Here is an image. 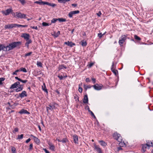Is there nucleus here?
<instances>
[{"instance_id":"16","label":"nucleus","mask_w":153,"mask_h":153,"mask_svg":"<svg viewBox=\"0 0 153 153\" xmlns=\"http://www.w3.org/2000/svg\"><path fill=\"white\" fill-rule=\"evenodd\" d=\"M64 44L68 45V46H70L71 47H72L73 46L75 45V44L74 43H73L71 42H69V41L65 42L64 43Z\"/></svg>"},{"instance_id":"15","label":"nucleus","mask_w":153,"mask_h":153,"mask_svg":"<svg viewBox=\"0 0 153 153\" xmlns=\"http://www.w3.org/2000/svg\"><path fill=\"white\" fill-rule=\"evenodd\" d=\"M31 137H33V140L35 143H36L37 144H39L40 143V141L36 137L33 136L32 134H31L30 135Z\"/></svg>"},{"instance_id":"17","label":"nucleus","mask_w":153,"mask_h":153,"mask_svg":"<svg viewBox=\"0 0 153 153\" xmlns=\"http://www.w3.org/2000/svg\"><path fill=\"white\" fill-rule=\"evenodd\" d=\"M19 113L20 114H30V113L28 112L27 110L24 109H22L19 112Z\"/></svg>"},{"instance_id":"63","label":"nucleus","mask_w":153,"mask_h":153,"mask_svg":"<svg viewBox=\"0 0 153 153\" xmlns=\"http://www.w3.org/2000/svg\"><path fill=\"white\" fill-rule=\"evenodd\" d=\"M85 81H86V82H90V80L88 78H86V79Z\"/></svg>"},{"instance_id":"50","label":"nucleus","mask_w":153,"mask_h":153,"mask_svg":"<svg viewBox=\"0 0 153 153\" xmlns=\"http://www.w3.org/2000/svg\"><path fill=\"white\" fill-rule=\"evenodd\" d=\"M32 53V52H30L28 53H27L25 54V56L26 57L30 56Z\"/></svg>"},{"instance_id":"2","label":"nucleus","mask_w":153,"mask_h":153,"mask_svg":"<svg viewBox=\"0 0 153 153\" xmlns=\"http://www.w3.org/2000/svg\"><path fill=\"white\" fill-rule=\"evenodd\" d=\"M34 3L40 5H41L42 4L43 5L47 4L53 7H54L56 6V4H55L50 3L47 1H43L42 0H39L38 1H36L34 2Z\"/></svg>"},{"instance_id":"62","label":"nucleus","mask_w":153,"mask_h":153,"mask_svg":"<svg viewBox=\"0 0 153 153\" xmlns=\"http://www.w3.org/2000/svg\"><path fill=\"white\" fill-rule=\"evenodd\" d=\"M97 15L98 16H100L101 15V13L100 11L98 13H97Z\"/></svg>"},{"instance_id":"43","label":"nucleus","mask_w":153,"mask_h":153,"mask_svg":"<svg viewBox=\"0 0 153 153\" xmlns=\"http://www.w3.org/2000/svg\"><path fill=\"white\" fill-rule=\"evenodd\" d=\"M5 80V78L4 77H1L0 78V85L2 84V82Z\"/></svg>"},{"instance_id":"28","label":"nucleus","mask_w":153,"mask_h":153,"mask_svg":"<svg viewBox=\"0 0 153 153\" xmlns=\"http://www.w3.org/2000/svg\"><path fill=\"white\" fill-rule=\"evenodd\" d=\"M68 142L69 140L67 138H63L61 140V142L63 143H66Z\"/></svg>"},{"instance_id":"18","label":"nucleus","mask_w":153,"mask_h":153,"mask_svg":"<svg viewBox=\"0 0 153 153\" xmlns=\"http://www.w3.org/2000/svg\"><path fill=\"white\" fill-rule=\"evenodd\" d=\"M18 88L15 90L16 92H18L22 91L23 89V85H21L19 86H17Z\"/></svg>"},{"instance_id":"38","label":"nucleus","mask_w":153,"mask_h":153,"mask_svg":"<svg viewBox=\"0 0 153 153\" xmlns=\"http://www.w3.org/2000/svg\"><path fill=\"white\" fill-rule=\"evenodd\" d=\"M11 151L12 152V153H16V149L15 147L12 146L11 147Z\"/></svg>"},{"instance_id":"45","label":"nucleus","mask_w":153,"mask_h":153,"mask_svg":"<svg viewBox=\"0 0 153 153\" xmlns=\"http://www.w3.org/2000/svg\"><path fill=\"white\" fill-rule=\"evenodd\" d=\"M37 65L38 66H39L40 67H42V64L41 62H37Z\"/></svg>"},{"instance_id":"58","label":"nucleus","mask_w":153,"mask_h":153,"mask_svg":"<svg viewBox=\"0 0 153 153\" xmlns=\"http://www.w3.org/2000/svg\"><path fill=\"white\" fill-rule=\"evenodd\" d=\"M43 150L46 153H50V152L45 148H43Z\"/></svg>"},{"instance_id":"49","label":"nucleus","mask_w":153,"mask_h":153,"mask_svg":"<svg viewBox=\"0 0 153 153\" xmlns=\"http://www.w3.org/2000/svg\"><path fill=\"white\" fill-rule=\"evenodd\" d=\"M81 43L82 46H85L87 45V43L86 42H82Z\"/></svg>"},{"instance_id":"24","label":"nucleus","mask_w":153,"mask_h":153,"mask_svg":"<svg viewBox=\"0 0 153 153\" xmlns=\"http://www.w3.org/2000/svg\"><path fill=\"white\" fill-rule=\"evenodd\" d=\"M99 142L100 143V145L103 146H105L107 145V144L103 140H99Z\"/></svg>"},{"instance_id":"33","label":"nucleus","mask_w":153,"mask_h":153,"mask_svg":"<svg viewBox=\"0 0 153 153\" xmlns=\"http://www.w3.org/2000/svg\"><path fill=\"white\" fill-rule=\"evenodd\" d=\"M17 86L15 83L12 84L10 87V89H14L16 88Z\"/></svg>"},{"instance_id":"19","label":"nucleus","mask_w":153,"mask_h":153,"mask_svg":"<svg viewBox=\"0 0 153 153\" xmlns=\"http://www.w3.org/2000/svg\"><path fill=\"white\" fill-rule=\"evenodd\" d=\"M26 43H25V45L27 47V48L29 47V44L31 43L32 42V40L30 39H29L28 40H26Z\"/></svg>"},{"instance_id":"34","label":"nucleus","mask_w":153,"mask_h":153,"mask_svg":"<svg viewBox=\"0 0 153 153\" xmlns=\"http://www.w3.org/2000/svg\"><path fill=\"white\" fill-rule=\"evenodd\" d=\"M58 20L60 22H65L66 21V19H65L62 18L58 19Z\"/></svg>"},{"instance_id":"14","label":"nucleus","mask_w":153,"mask_h":153,"mask_svg":"<svg viewBox=\"0 0 153 153\" xmlns=\"http://www.w3.org/2000/svg\"><path fill=\"white\" fill-rule=\"evenodd\" d=\"M74 142L75 144H78V136L76 134H74L73 136Z\"/></svg>"},{"instance_id":"41","label":"nucleus","mask_w":153,"mask_h":153,"mask_svg":"<svg viewBox=\"0 0 153 153\" xmlns=\"http://www.w3.org/2000/svg\"><path fill=\"white\" fill-rule=\"evenodd\" d=\"M134 38L135 39L138 41L140 40H141L140 38L136 35H134Z\"/></svg>"},{"instance_id":"13","label":"nucleus","mask_w":153,"mask_h":153,"mask_svg":"<svg viewBox=\"0 0 153 153\" xmlns=\"http://www.w3.org/2000/svg\"><path fill=\"white\" fill-rule=\"evenodd\" d=\"M15 27V24H11L6 25L4 26V28L6 29H11Z\"/></svg>"},{"instance_id":"37","label":"nucleus","mask_w":153,"mask_h":153,"mask_svg":"<svg viewBox=\"0 0 153 153\" xmlns=\"http://www.w3.org/2000/svg\"><path fill=\"white\" fill-rule=\"evenodd\" d=\"M50 25H51V24H49L45 22H43L42 23V25L43 26H47Z\"/></svg>"},{"instance_id":"40","label":"nucleus","mask_w":153,"mask_h":153,"mask_svg":"<svg viewBox=\"0 0 153 153\" xmlns=\"http://www.w3.org/2000/svg\"><path fill=\"white\" fill-rule=\"evenodd\" d=\"M23 134H21L20 135H18V138H17V139H22L23 138Z\"/></svg>"},{"instance_id":"4","label":"nucleus","mask_w":153,"mask_h":153,"mask_svg":"<svg viewBox=\"0 0 153 153\" xmlns=\"http://www.w3.org/2000/svg\"><path fill=\"white\" fill-rule=\"evenodd\" d=\"M113 137L118 142L122 141V137L120 135L117 133V132H115L113 134Z\"/></svg>"},{"instance_id":"39","label":"nucleus","mask_w":153,"mask_h":153,"mask_svg":"<svg viewBox=\"0 0 153 153\" xmlns=\"http://www.w3.org/2000/svg\"><path fill=\"white\" fill-rule=\"evenodd\" d=\"M111 71L115 75H117L118 73V71L117 70L115 69H112Z\"/></svg>"},{"instance_id":"7","label":"nucleus","mask_w":153,"mask_h":153,"mask_svg":"<svg viewBox=\"0 0 153 153\" xmlns=\"http://www.w3.org/2000/svg\"><path fill=\"white\" fill-rule=\"evenodd\" d=\"M94 148L98 153H102L101 149L99 145H97L96 144H94Z\"/></svg>"},{"instance_id":"21","label":"nucleus","mask_w":153,"mask_h":153,"mask_svg":"<svg viewBox=\"0 0 153 153\" xmlns=\"http://www.w3.org/2000/svg\"><path fill=\"white\" fill-rule=\"evenodd\" d=\"M83 102L84 103L86 104L88 103V96L87 95H86L84 96L83 100Z\"/></svg>"},{"instance_id":"47","label":"nucleus","mask_w":153,"mask_h":153,"mask_svg":"<svg viewBox=\"0 0 153 153\" xmlns=\"http://www.w3.org/2000/svg\"><path fill=\"white\" fill-rule=\"evenodd\" d=\"M33 148V145L32 143H31L30 144V146H29V151H30V150H31Z\"/></svg>"},{"instance_id":"11","label":"nucleus","mask_w":153,"mask_h":153,"mask_svg":"<svg viewBox=\"0 0 153 153\" xmlns=\"http://www.w3.org/2000/svg\"><path fill=\"white\" fill-rule=\"evenodd\" d=\"M30 35L27 33H23L21 36L22 37L24 38L26 40L29 39H30Z\"/></svg>"},{"instance_id":"23","label":"nucleus","mask_w":153,"mask_h":153,"mask_svg":"<svg viewBox=\"0 0 153 153\" xmlns=\"http://www.w3.org/2000/svg\"><path fill=\"white\" fill-rule=\"evenodd\" d=\"M60 34V32L59 31H58L56 33L55 32H54V33L52 35L55 37H57L59 36Z\"/></svg>"},{"instance_id":"8","label":"nucleus","mask_w":153,"mask_h":153,"mask_svg":"<svg viewBox=\"0 0 153 153\" xmlns=\"http://www.w3.org/2000/svg\"><path fill=\"white\" fill-rule=\"evenodd\" d=\"M13 10L11 8H9L7 9L6 10H3L2 13L6 16L8 15L10 13H11Z\"/></svg>"},{"instance_id":"12","label":"nucleus","mask_w":153,"mask_h":153,"mask_svg":"<svg viewBox=\"0 0 153 153\" xmlns=\"http://www.w3.org/2000/svg\"><path fill=\"white\" fill-rule=\"evenodd\" d=\"M27 94L26 93V92L25 91H23L22 92L19 94V96L21 98L24 97H26L27 96Z\"/></svg>"},{"instance_id":"5","label":"nucleus","mask_w":153,"mask_h":153,"mask_svg":"<svg viewBox=\"0 0 153 153\" xmlns=\"http://www.w3.org/2000/svg\"><path fill=\"white\" fill-rule=\"evenodd\" d=\"M56 104V103H53L52 104H50L48 106L46 107L47 110L48 112V111L49 110L51 111H53V109H55L56 107L55 106V105Z\"/></svg>"},{"instance_id":"36","label":"nucleus","mask_w":153,"mask_h":153,"mask_svg":"<svg viewBox=\"0 0 153 153\" xmlns=\"http://www.w3.org/2000/svg\"><path fill=\"white\" fill-rule=\"evenodd\" d=\"M120 143H119V145L120 147H123L126 146V144L124 142H122V141L119 142Z\"/></svg>"},{"instance_id":"30","label":"nucleus","mask_w":153,"mask_h":153,"mask_svg":"<svg viewBox=\"0 0 153 153\" xmlns=\"http://www.w3.org/2000/svg\"><path fill=\"white\" fill-rule=\"evenodd\" d=\"M84 89L86 90L88 88H90L91 87H93V85H84Z\"/></svg>"},{"instance_id":"20","label":"nucleus","mask_w":153,"mask_h":153,"mask_svg":"<svg viewBox=\"0 0 153 153\" xmlns=\"http://www.w3.org/2000/svg\"><path fill=\"white\" fill-rule=\"evenodd\" d=\"M48 145L49 146V149H50L53 151L55 149V146L53 145L51 143L49 142L48 143Z\"/></svg>"},{"instance_id":"42","label":"nucleus","mask_w":153,"mask_h":153,"mask_svg":"<svg viewBox=\"0 0 153 153\" xmlns=\"http://www.w3.org/2000/svg\"><path fill=\"white\" fill-rule=\"evenodd\" d=\"M105 33H104L103 34H102L101 33H99L98 34V36L99 38H101V37H102V36L105 34Z\"/></svg>"},{"instance_id":"53","label":"nucleus","mask_w":153,"mask_h":153,"mask_svg":"<svg viewBox=\"0 0 153 153\" xmlns=\"http://www.w3.org/2000/svg\"><path fill=\"white\" fill-rule=\"evenodd\" d=\"M79 86H80V84L79 85ZM78 91L79 92L81 93L82 91V88L80 87H79V89H78Z\"/></svg>"},{"instance_id":"22","label":"nucleus","mask_w":153,"mask_h":153,"mask_svg":"<svg viewBox=\"0 0 153 153\" xmlns=\"http://www.w3.org/2000/svg\"><path fill=\"white\" fill-rule=\"evenodd\" d=\"M147 145L148 146H153V141H148L146 143Z\"/></svg>"},{"instance_id":"61","label":"nucleus","mask_w":153,"mask_h":153,"mask_svg":"<svg viewBox=\"0 0 153 153\" xmlns=\"http://www.w3.org/2000/svg\"><path fill=\"white\" fill-rule=\"evenodd\" d=\"M17 86H19L20 85V83L19 82H15Z\"/></svg>"},{"instance_id":"32","label":"nucleus","mask_w":153,"mask_h":153,"mask_svg":"<svg viewBox=\"0 0 153 153\" xmlns=\"http://www.w3.org/2000/svg\"><path fill=\"white\" fill-rule=\"evenodd\" d=\"M122 149L121 148V147H117V148H116L115 149V151L116 152H118L119 151L121 150H122Z\"/></svg>"},{"instance_id":"29","label":"nucleus","mask_w":153,"mask_h":153,"mask_svg":"<svg viewBox=\"0 0 153 153\" xmlns=\"http://www.w3.org/2000/svg\"><path fill=\"white\" fill-rule=\"evenodd\" d=\"M147 146V145L146 144L143 145L142 148V150L143 151V152H145L146 151V150Z\"/></svg>"},{"instance_id":"54","label":"nucleus","mask_w":153,"mask_h":153,"mask_svg":"<svg viewBox=\"0 0 153 153\" xmlns=\"http://www.w3.org/2000/svg\"><path fill=\"white\" fill-rule=\"evenodd\" d=\"M91 115V116L93 117H94V118H96V117H95V115H94V114L91 111H90L89 112Z\"/></svg>"},{"instance_id":"25","label":"nucleus","mask_w":153,"mask_h":153,"mask_svg":"<svg viewBox=\"0 0 153 153\" xmlns=\"http://www.w3.org/2000/svg\"><path fill=\"white\" fill-rule=\"evenodd\" d=\"M1 50L5 51V46L4 45L0 44V51Z\"/></svg>"},{"instance_id":"64","label":"nucleus","mask_w":153,"mask_h":153,"mask_svg":"<svg viewBox=\"0 0 153 153\" xmlns=\"http://www.w3.org/2000/svg\"><path fill=\"white\" fill-rule=\"evenodd\" d=\"M30 140H31L29 138L28 139H27V140H26L25 142L26 143H28L29 142H30Z\"/></svg>"},{"instance_id":"31","label":"nucleus","mask_w":153,"mask_h":153,"mask_svg":"<svg viewBox=\"0 0 153 153\" xmlns=\"http://www.w3.org/2000/svg\"><path fill=\"white\" fill-rule=\"evenodd\" d=\"M59 3H65L69 1L70 0H57Z\"/></svg>"},{"instance_id":"48","label":"nucleus","mask_w":153,"mask_h":153,"mask_svg":"<svg viewBox=\"0 0 153 153\" xmlns=\"http://www.w3.org/2000/svg\"><path fill=\"white\" fill-rule=\"evenodd\" d=\"M57 77L59 78L60 80H62L63 79V77L62 75L59 74L58 75Z\"/></svg>"},{"instance_id":"9","label":"nucleus","mask_w":153,"mask_h":153,"mask_svg":"<svg viewBox=\"0 0 153 153\" xmlns=\"http://www.w3.org/2000/svg\"><path fill=\"white\" fill-rule=\"evenodd\" d=\"M79 11L78 10L71 11L68 14V16L70 18H72L74 15L79 13Z\"/></svg>"},{"instance_id":"10","label":"nucleus","mask_w":153,"mask_h":153,"mask_svg":"<svg viewBox=\"0 0 153 153\" xmlns=\"http://www.w3.org/2000/svg\"><path fill=\"white\" fill-rule=\"evenodd\" d=\"M94 88L96 90H100L102 89L103 85H99L98 84H96L95 85H93Z\"/></svg>"},{"instance_id":"60","label":"nucleus","mask_w":153,"mask_h":153,"mask_svg":"<svg viewBox=\"0 0 153 153\" xmlns=\"http://www.w3.org/2000/svg\"><path fill=\"white\" fill-rule=\"evenodd\" d=\"M15 24V27H16V26L18 27H20L22 26V25H19L17 24Z\"/></svg>"},{"instance_id":"6","label":"nucleus","mask_w":153,"mask_h":153,"mask_svg":"<svg viewBox=\"0 0 153 153\" xmlns=\"http://www.w3.org/2000/svg\"><path fill=\"white\" fill-rule=\"evenodd\" d=\"M16 17L19 18H26V15L24 13H22L20 12H16Z\"/></svg>"},{"instance_id":"1","label":"nucleus","mask_w":153,"mask_h":153,"mask_svg":"<svg viewBox=\"0 0 153 153\" xmlns=\"http://www.w3.org/2000/svg\"><path fill=\"white\" fill-rule=\"evenodd\" d=\"M21 42H11L8 45L5 46V51L12 50L14 48L21 45Z\"/></svg>"},{"instance_id":"27","label":"nucleus","mask_w":153,"mask_h":153,"mask_svg":"<svg viewBox=\"0 0 153 153\" xmlns=\"http://www.w3.org/2000/svg\"><path fill=\"white\" fill-rule=\"evenodd\" d=\"M64 68L65 69H66V68H67V67H66V66L65 65H59V67L58 68L59 70H61L62 69H63Z\"/></svg>"},{"instance_id":"35","label":"nucleus","mask_w":153,"mask_h":153,"mask_svg":"<svg viewBox=\"0 0 153 153\" xmlns=\"http://www.w3.org/2000/svg\"><path fill=\"white\" fill-rule=\"evenodd\" d=\"M20 71H23L24 72H27V71L26 68H24L22 67L20 69H19Z\"/></svg>"},{"instance_id":"56","label":"nucleus","mask_w":153,"mask_h":153,"mask_svg":"<svg viewBox=\"0 0 153 153\" xmlns=\"http://www.w3.org/2000/svg\"><path fill=\"white\" fill-rule=\"evenodd\" d=\"M94 64V63L93 62L90 63L88 65V66L89 68L91 67Z\"/></svg>"},{"instance_id":"52","label":"nucleus","mask_w":153,"mask_h":153,"mask_svg":"<svg viewBox=\"0 0 153 153\" xmlns=\"http://www.w3.org/2000/svg\"><path fill=\"white\" fill-rule=\"evenodd\" d=\"M19 131V129L17 128H16L14 129V130L13 131V133H15L16 132H17Z\"/></svg>"},{"instance_id":"55","label":"nucleus","mask_w":153,"mask_h":153,"mask_svg":"<svg viewBox=\"0 0 153 153\" xmlns=\"http://www.w3.org/2000/svg\"><path fill=\"white\" fill-rule=\"evenodd\" d=\"M30 28L36 30L38 29V27L37 26H30Z\"/></svg>"},{"instance_id":"57","label":"nucleus","mask_w":153,"mask_h":153,"mask_svg":"<svg viewBox=\"0 0 153 153\" xmlns=\"http://www.w3.org/2000/svg\"><path fill=\"white\" fill-rule=\"evenodd\" d=\"M114 62H113L112 63V65L111 68V70L112 69H114Z\"/></svg>"},{"instance_id":"46","label":"nucleus","mask_w":153,"mask_h":153,"mask_svg":"<svg viewBox=\"0 0 153 153\" xmlns=\"http://www.w3.org/2000/svg\"><path fill=\"white\" fill-rule=\"evenodd\" d=\"M20 71L19 69H18L16 70L15 72H13L12 74L13 75H17V72Z\"/></svg>"},{"instance_id":"51","label":"nucleus","mask_w":153,"mask_h":153,"mask_svg":"<svg viewBox=\"0 0 153 153\" xmlns=\"http://www.w3.org/2000/svg\"><path fill=\"white\" fill-rule=\"evenodd\" d=\"M20 81L21 82H22L23 83H26L27 82V80H22L21 79Z\"/></svg>"},{"instance_id":"26","label":"nucleus","mask_w":153,"mask_h":153,"mask_svg":"<svg viewBox=\"0 0 153 153\" xmlns=\"http://www.w3.org/2000/svg\"><path fill=\"white\" fill-rule=\"evenodd\" d=\"M42 89L45 92L47 93H48V91L47 89L46 88V86L45 83L43 84V86H42Z\"/></svg>"},{"instance_id":"44","label":"nucleus","mask_w":153,"mask_h":153,"mask_svg":"<svg viewBox=\"0 0 153 153\" xmlns=\"http://www.w3.org/2000/svg\"><path fill=\"white\" fill-rule=\"evenodd\" d=\"M58 20V19H56V18H53L51 20V22L52 23H55Z\"/></svg>"},{"instance_id":"59","label":"nucleus","mask_w":153,"mask_h":153,"mask_svg":"<svg viewBox=\"0 0 153 153\" xmlns=\"http://www.w3.org/2000/svg\"><path fill=\"white\" fill-rule=\"evenodd\" d=\"M11 13L12 14V15L14 16L15 17H16V13H14V12H11Z\"/></svg>"},{"instance_id":"3","label":"nucleus","mask_w":153,"mask_h":153,"mask_svg":"<svg viewBox=\"0 0 153 153\" xmlns=\"http://www.w3.org/2000/svg\"><path fill=\"white\" fill-rule=\"evenodd\" d=\"M128 34L122 35L119 38V43L120 46H122L123 44L125 42L127 39Z\"/></svg>"}]
</instances>
